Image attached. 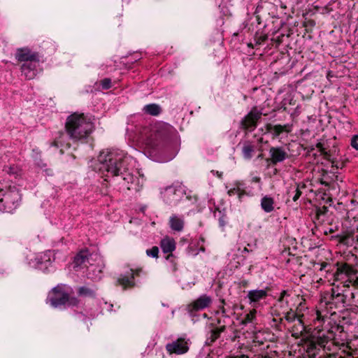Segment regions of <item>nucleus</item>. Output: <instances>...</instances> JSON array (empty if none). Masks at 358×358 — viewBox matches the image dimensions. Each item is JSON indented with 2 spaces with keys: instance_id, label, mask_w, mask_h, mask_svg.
Segmentation results:
<instances>
[{
  "instance_id": "obj_1",
  "label": "nucleus",
  "mask_w": 358,
  "mask_h": 358,
  "mask_svg": "<svg viewBox=\"0 0 358 358\" xmlns=\"http://www.w3.org/2000/svg\"><path fill=\"white\" fill-rule=\"evenodd\" d=\"M131 159L122 150L107 149L101 151L98 156L99 170L107 177L121 176L127 184V189L138 192L142 185L140 184L139 178L129 171Z\"/></svg>"
},
{
  "instance_id": "obj_2",
  "label": "nucleus",
  "mask_w": 358,
  "mask_h": 358,
  "mask_svg": "<svg viewBox=\"0 0 358 358\" xmlns=\"http://www.w3.org/2000/svg\"><path fill=\"white\" fill-rule=\"evenodd\" d=\"M65 129L69 138L77 141L85 140L94 131V125L91 117L74 113L67 117Z\"/></svg>"
},
{
  "instance_id": "obj_3",
  "label": "nucleus",
  "mask_w": 358,
  "mask_h": 358,
  "mask_svg": "<svg viewBox=\"0 0 358 358\" xmlns=\"http://www.w3.org/2000/svg\"><path fill=\"white\" fill-rule=\"evenodd\" d=\"M22 195L15 185L0 183V212L12 213L20 205Z\"/></svg>"
},
{
  "instance_id": "obj_4",
  "label": "nucleus",
  "mask_w": 358,
  "mask_h": 358,
  "mask_svg": "<svg viewBox=\"0 0 358 358\" xmlns=\"http://www.w3.org/2000/svg\"><path fill=\"white\" fill-rule=\"evenodd\" d=\"M161 194L167 205L176 206L185 195V187L181 182H176L165 187Z\"/></svg>"
},
{
  "instance_id": "obj_5",
  "label": "nucleus",
  "mask_w": 358,
  "mask_h": 358,
  "mask_svg": "<svg viewBox=\"0 0 358 358\" xmlns=\"http://www.w3.org/2000/svg\"><path fill=\"white\" fill-rule=\"evenodd\" d=\"M311 263L314 266L316 264L320 265L319 270H324L327 274L332 276V279L334 281L340 280L345 276V271L348 267L347 263H341L340 265L339 262H337L336 264L331 265L330 263L322 261V259H319V262L317 263L315 261L311 262Z\"/></svg>"
},
{
  "instance_id": "obj_6",
  "label": "nucleus",
  "mask_w": 358,
  "mask_h": 358,
  "mask_svg": "<svg viewBox=\"0 0 358 358\" xmlns=\"http://www.w3.org/2000/svg\"><path fill=\"white\" fill-rule=\"evenodd\" d=\"M46 301L54 308L65 306L68 301V293L64 290V285H58L53 287L49 292Z\"/></svg>"
},
{
  "instance_id": "obj_7",
  "label": "nucleus",
  "mask_w": 358,
  "mask_h": 358,
  "mask_svg": "<svg viewBox=\"0 0 358 358\" xmlns=\"http://www.w3.org/2000/svg\"><path fill=\"white\" fill-rule=\"evenodd\" d=\"M127 269L121 273L117 280V284L122 287L123 289H132L136 287V277L140 276L143 272L142 268L134 269L127 265Z\"/></svg>"
},
{
  "instance_id": "obj_8",
  "label": "nucleus",
  "mask_w": 358,
  "mask_h": 358,
  "mask_svg": "<svg viewBox=\"0 0 358 358\" xmlns=\"http://www.w3.org/2000/svg\"><path fill=\"white\" fill-rule=\"evenodd\" d=\"M263 115L266 114L258 110L257 106L252 107L250 111L241 120L240 128L250 132L254 131Z\"/></svg>"
},
{
  "instance_id": "obj_9",
  "label": "nucleus",
  "mask_w": 358,
  "mask_h": 358,
  "mask_svg": "<svg viewBox=\"0 0 358 358\" xmlns=\"http://www.w3.org/2000/svg\"><path fill=\"white\" fill-rule=\"evenodd\" d=\"M212 303L210 296L203 294L187 306L186 310L193 319L199 317V311L209 307Z\"/></svg>"
},
{
  "instance_id": "obj_10",
  "label": "nucleus",
  "mask_w": 358,
  "mask_h": 358,
  "mask_svg": "<svg viewBox=\"0 0 358 358\" xmlns=\"http://www.w3.org/2000/svg\"><path fill=\"white\" fill-rule=\"evenodd\" d=\"M269 158L266 159L267 166L276 165L289 158V154L282 146L271 147L269 148Z\"/></svg>"
},
{
  "instance_id": "obj_11",
  "label": "nucleus",
  "mask_w": 358,
  "mask_h": 358,
  "mask_svg": "<svg viewBox=\"0 0 358 358\" xmlns=\"http://www.w3.org/2000/svg\"><path fill=\"white\" fill-rule=\"evenodd\" d=\"M15 59L20 62H40V54L32 51L29 48H17L15 54Z\"/></svg>"
},
{
  "instance_id": "obj_12",
  "label": "nucleus",
  "mask_w": 358,
  "mask_h": 358,
  "mask_svg": "<svg viewBox=\"0 0 358 358\" xmlns=\"http://www.w3.org/2000/svg\"><path fill=\"white\" fill-rule=\"evenodd\" d=\"M189 349L188 340L184 338H178L166 345V350L169 354L182 355L187 352Z\"/></svg>"
},
{
  "instance_id": "obj_13",
  "label": "nucleus",
  "mask_w": 358,
  "mask_h": 358,
  "mask_svg": "<svg viewBox=\"0 0 358 358\" xmlns=\"http://www.w3.org/2000/svg\"><path fill=\"white\" fill-rule=\"evenodd\" d=\"M238 145H241V153L245 160H250L253 157L257 148L255 142L249 140L241 141Z\"/></svg>"
},
{
  "instance_id": "obj_14",
  "label": "nucleus",
  "mask_w": 358,
  "mask_h": 358,
  "mask_svg": "<svg viewBox=\"0 0 358 358\" xmlns=\"http://www.w3.org/2000/svg\"><path fill=\"white\" fill-rule=\"evenodd\" d=\"M271 8H273V6L267 2H264L257 6L255 11V15L258 24L260 25L264 23L267 15H269L268 10Z\"/></svg>"
},
{
  "instance_id": "obj_15",
  "label": "nucleus",
  "mask_w": 358,
  "mask_h": 358,
  "mask_svg": "<svg viewBox=\"0 0 358 358\" xmlns=\"http://www.w3.org/2000/svg\"><path fill=\"white\" fill-rule=\"evenodd\" d=\"M185 217L182 215L172 214L168 222L169 227L174 232H181L185 227Z\"/></svg>"
},
{
  "instance_id": "obj_16",
  "label": "nucleus",
  "mask_w": 358,
  "mask_h": 358,
  "mask_svg": "<svg viewBox=\"0 0 358 358\" xmlns=\"http://www.w3.org/2000/svg\"><path fill=\"white\" fill-rule=\"evenodd\" d=\"M40 62H29L22 64L21 72L22 74L27 80H31L35 78L37 74V66Z\"/></svg>"
},
{
  "instance_id": "obj_17",
  "label": "nucleus",
  "mask_w": 358,
  "mask_h": 358,
  "mask_svg": "<svg viewBox=\"0 0 358 358\" xmlns=\"http://www.w3.org/2000/svg\"><path fill=\"white\" fill-rule=\"evenodd\" d=\"M267 131L273 135L275 137H278L283 132L290 133L292 130V124H285L284 125L275 124L272 125L268 124L266 125Z\"/></svg>"
},
{
  "instance_id": "obj_18",
  "label": "nucleus",
  "mask_w": 358,
  "mask_h": 358,
  "mask_svg": "<svg viewBox=\"0 0 358 358\" xmlns=\"http://www.w3.org/2000/svg\"><path fill=\"white\" fill-rule=\"evenodd\" d=\"M270 290V287H266L265 289H254L249 291L248 297L250 303H257L260 300L266 299L268 296L267 292Z\"/></svg>"
},
{
  "instance_id": "obj_19",
  "label": "nucleus",
  "mask_w": 358,
  "mask_h": 358,
  "mask_svg": "<svg viewBox=\"0 0 358 358\" xmlns=\"http://www.w3.org/2000/svg\"><path fill=\"white\" fill-rule=\"evenodd\" d=\"M91 254L88 251L87 248L80 250L73 258V263L74 264V267L80 266L88 259V257Z\"/></svg>"
},
{
  "instance_id": "obj_20",
  "label": "nucleus",
  "mask_w": 358,
  "mask_h": 358,
  "mask_svg": "<svg viewBox=\"0 0 358 358\" xmlns=\"http://www.w3.org/2000/svg\"><path fill=\"white\" fill-rule=\"evenodd\" d=\"M323 330L318 331L317 336H313V338L316 341V344L318 345L319 347L325 350L327 348V344L329 343L331 341L328 338V337L325 335L324 333H322ZM327 350H330L331 348L327 347Z\"/></svg>"
},
{
  "instance_id": "obj_21",
  "label": "nucleus",
  "mask_w": 358,
  "mask_h": 358,
  "mask_svg": "<svg viewBox=\"0 0 358 358\" xmlns=\"http://www.w3.org/2000/svg\"><path fill=\"white\" fill-rule=\"evenodd\" d=\"M261 207L266 213H271L274 210V199L268 196H264L261 199Z\"/></svg>"
},
{
  "instance_id": "obj_22",
  "label": "nucleus",
  "mask_w": 358,
  "mask_h": 358,
  "mask_svg": "<svg viewBox=\"0 0 358 358\" xmlns=\"http://www.w3.org/2000/svg\"><path fill=\"white\" fill-rule=\"evenodd\" d=\"M209 327L211 329L209 331V336L207 337L206 343L207 345H211L220 337L221 334L216 329L215 323L209 324Z\"/></svg>"
},
{
  "instance_id": "obj_23",
  "label": "nucleus",
  "mask_w": 358,
  "mask_h": 358,
  "mask_svg": "<svg viewBox=\"0 0 358 358\" xmlns=\"http://www.w3.org/2000/svg\"><path fill=\"white\" fill-rule=\"evenodd\" d=\"M143 111L145 114L153 115V116H157L162 113V109L161 106L157 103H150V104L145 105L143 107Z\"/></svg>"
},
{
  "instance_id": "obj_24",
  "label": "nucleus",
  "mask_w": 358,
  "mask_h": 358,
  "mask_svg": "<svg viewBox=\"0 0 358 358\" xmlns=\"http://www.w3.org/2000/svg\"><path fill=\"white\" fill-rule=\"evenodd\" d=\"M64 136V134L63 132L59 131L58 133V136L55 138L54 141L50 143V147H55L57 148H61L60 149V153L63 154V148H69V144L66 143L65 145L64 144L63 138Z\"/></svg>"
},
{
  "instance_id": "obj_25",
  "label": "nucleus",
  "mask_w": 358,
  "mask_h": 358,
  "mask_svg": "<svg viewBox=\"0 0 358 358\" xmlns=\"http://www.w3.org/2000/svg\"><path fill=\"white\" fill-rule=\"evenodd\" d=\"M306 185L305 184H297L296 187L294 188H290L288 191V196L292 198V201L296 202L299 200L300 196L302 194V192L301 191V188H305Z\"/></svg>"
},
{
  "instance_id": "obj_26",
  "label": "nucleus",
  "mask_w": 358,
  "mask_h": 358,
  "mask_svg": "<svg viewBox=\"0 0 358 358\" xmlns=\"http://www.w3.org/2000/svg\"><path fill=\"white\" fill-rule=\"evenodd\" d=\"M242 186L243 184L241 182L236 183L235 187L228 190V194L230 196L237 194L238 199L241 200L242 197L246 194L245 191L243 189Z\"/></svg>"
},
{
  "instance_id": "obj_27",
  "label": "nucleus",
  "mask_w": 358,
  "mask_h": 358,
  "mask_svg": "<svg viewBox=\"0 0 358 358\" xmlns=\"http://www.w3.org/2000/svg\"><path fill=\"white\" fill-rule=\"evenodd\" d=\"M347 296L342 293H338L334 296H333V299L329 300L327 302V304H334L336 307H338V305L342 304L345 306L346 303Z\"/></svg>"
},
{
  "instance_id": "obj_28",
  "label": "nucleus",
  "mask_w": 358,
  "mask_h": 358,
  "mask_svg": "<svg viewBox=\"0 0 358 358\" xmlns=\"http://www.w3.org/2000/svg\"><path fill=\"white\" fill-rule=\"evenodd\" d=\"M78 295L79 296H83V297H90V298H95L96 297V292L94 289L83 286L80 287L77 290Z\"/></svg>"
},
{
  "instance_id": "obj_29",
  "label": "nucleus",
  "mask_w": 358,
  "mask_h": 358,
  "mask_svg": "<svg viewBox=\"0 0 358 358\" xmlns=\"http://www.w3.org/2000/svg\"><path fill=\"white\" fill-rule=\"evenodd\" d=\"M3 171L10 176L16 178L20 174V169L15 164L5 165L3 166Z\"/></svg>"
},
{
  "instance_id": "obj_30",
  "label": "nucleus",
  "mask_w": 358,
  "mask_h": 358,
  "mask_svg": "<svg viewBox=\"0 0 358 358\" xmlns=\"http://www.w3.org/2000/svg\"><path fill=\"white\" fill-rule=\"evenodd\" d=\"M167 135L162 131H157L154 136L153 140L155 142H153L154 145H159L161 143L166 142L167 141Z\"/></svg>"
},
{
  "instance_id": "obj_31",
  "label": "nucleus",
  "mask_w": 358,
  "mask_h": 358,
  "mask_svg": "<svg viewBox=\"0 0 358 358\" xmlns=\"http://www.w3.org/2000/svg\"><path fill=\"white\" fill-rule=\"evenodd\" d=\"M317 347H318V345L316 344V341L314 340V338H312L311 340H310L307 342L306 352L309 355L315 356L320 350V349Z\"/></svg>"
},
{
  "instance_id": "obj_32",
  "label": "nucleus",
  "mask_w": 358,
  "mask_h": 358,
  "mask_svg": "<svg viewBox=\"0 0 358 358\" xmlns=\"http://www.w3.org/2000/svg\"><path fill=\"white\" fill-rule=\"evenodd\" d=\"M256 313L257 310L255 309L250 310L245 315L244 318L241 321V324L245 325L248 323L252 322L255 318Z\"/></svg>"
},
{
  "instance_id": "obj_33",
  "label": "nucleus",
  "mask_w": 358,
  "mask_h": 358,
  "mask_svg": "<svg viewBox=\"0 0 358 358\" xmlns=\"http://www.w3.org/2000/svg\"><path fill=\"white\" fill-rule=\"evenodd\" d=\"M96 85H99V87L101 90H106L111 88L112 81L110 78H105L101 80L99 83H96Z\"/></svg>"
},
{
  "instance_id": "obj_34",
  "label": "nucleus",
  "mask_w": 358,
  "mask_h": 358,
  "mask_svg": "<svg viewBox=\"0 0 358 358\" xmlns=\"http://www.w3.org/2000/svg\"><path fill=\"white\" fill-rule=\"evenodd\" d=\"M175 239L171 236H166L160 241V246H176Z\"/></svg>"
},
{
  "instance_id": "obj_35",
  "label": "nucleus",
  "mask_w": 358,
  "mask_h": 358,
  "mask_svg": "<svg viewBox=\"0 0 358 358\" xmlns=\"http://www.w3.org/2000/svg\"><path fill=\"white\" fill-rule=\"evenodd\" d=\"M163 250L164 254L166 255L165 258L167 260H169L171 262L174 263L175 257L172 254L173 251L176 249V248H162Z\"/></svg>"
},
{
  "instance_id": "obj_36",
  "label": "nucleus",
  "mask_w": 358,
  "mask_h": 358,
  "mask_svg": "<svg viewBox=\"0 0 358 358\" xmlns=\"http://www.w3.org/2000/svg\"><path fill=\"white\" fill-rule=\"evenodd\" d=\"M55 253L53 250H48L45 252L43 257H41V260L43 262H51L52 258L53 260L55 259Z\"/></svg>"
},
{
  "instance_id": "obj_37",
  "label": "nucleus",
  "mask_w": 358,
  "mask_h": 358,
  "mask_svg": "<svg viewBox=\"0 0 358 358\" xmlns=\"http://www.w3.org/2000/svg\"><path fill=\"white\" fill-rule=\"evenodd\" d=\"M298 316V313H296L295 311H294L292 309H290L288 312L285 313V319L288 322H293Z\"/></svg>"
},
{
  "instance_id": "obj_38",
  "label": "nucleus",
  "mask_w": 358,
  "mask_h": 358,
  "mask_svg": "<svg viewBox=\"0 0 358 358\" xmlns=\"http://www.w3.org/2000/svg\"><path fill=\"white\" fill-rule=\"evenodd\" d=\"M206 248H187V253L189 255L196 256L200 251L205 252Z\"/></svg>"
},
{
  "instance_id": "obj_39",
  "label": "nucleus",
  "mask_w": 358,
  "mask_h": 358,
  "mask_svg": "<svg viewBox=\"0 0 358 358\" xmlns=\"http://www.w3.org/2000/svg\"><path fill=\"white\" fill-rule=\"evenodd\" d=\"M316 146L319 149L320 154L323 155L326 159L330 160L331 155L323 147V145L321 143H318Z\"/></svg>"
},
{
  "instance_id": "obj_40",
  "label": "nucleus",
  "mask_w": 358,
  "mask_h": 358,
  "mask_svg": "<svg viewBox=\"0 0 358 358\" xmlns=\"http://www.w3.org/2000/svg\"><path fill=\"white\" fill-rule=\"evenodd\" d=\"M357 273V270L348 264V267L346 268V271H345V276L349 278V279H350L353 276H355Z\"/></svg>"
},
{
  "instance_id": "obj_41",
  "label": "nucleus",
  "mask_w": 358,
  "mask_h": 358,
  "mask_svg": "<svg viewBox=\"0 0 358 358\" xmlns=\"http://www.w3.org/2000/svg\"><path fill=\"white\" fill-rule=\"evenodd\" d=\"M80 303V301L79 299H78L75 296H71L69 294H68V301L66 303V305L68 306H73V307H75V306H78V304Z\"/></svg>"
},
{
  "instance_id": "obj_42",
  "label": "nucleus",
  "mask_w": 358,
  "mask_h": 358,
  "mask_svg": "<svg viewBox=\"0 0 358 358\" xmlns=\"http://www.w3.org/2000/svg\"><path fill=\"white\" fill-rule=\"evenodd\" d=\"M268 38V36L266 34L258 35L257 34L255 36V41L256 45H261L262 43L266 41Z\"/></svg>"
},
{
  "instance_id": "obj_43",
  "label": "nucleus",
  "mask_w": 358,
  "mask_h": 358,
  "mask_svg": "<svg viewBox=\"0 0 358 358\" xmlns=\"http://www.w3.org/2000/svg\"><path fill=\"white\" fill-rule=\"evenodd\" d=\"M325 335L331 341L335 339L336 330L334 328V326H331V328L327 330V334H325Z\"/></svg>"
},
{
  "instance_id": "obj_44",
  "label": "nucleus",
  "mask_w": 358,
  "mask_h": 358,
  "mask_svg": "<svg viewBox=\"0 0 358 358\" xmlns=\"http://www.w3.org/2000/svg\"><path fill=\"white\" fill-rule=\"evenodd\" d=\"M339 318H340V320H339L340 323L343 322V324H345L348 325L352 324L350 314H348L347 315H344V316H340Z\"/></svg>"
},
{
  "instance_id": "obj_45",
  "label": "nucleus",
  "mask_w": 358,
  "mask_h": 358,
  "mask_svg": "<svg viewBox=\"0 0 358 358\" xmlns=\"http://www.w3.org/2000/svg\"><path fill=\"white\" fill-rule=\"evenodd\" d=\"M159 248H152L146 250V254L152 257H158Z\"/></svg>"
},
{
  "instance_id": "obj_46",
  "label": "nucleus",
  "mask_w": 358,
  "mask_h": 358,
  "mask_svg": "<svg viewBox=\"0 0 358 358\" xmlns=\"http://www.w3.org/2000/svg\"><path fill=\"white\" fill-rule=\"evenodd\" d=\"M206 243V238L203 235L198 236L196 243L192 242V246H203Z\"/></svg>"
},
{
  "instance_id": "obj_47",
  "label": "nucleus",
  "mask_w": 358,
  "mask_h": 358,
  "mask_svg": "<svg viewBox=\"0 0 358 358\" xmlns=\"http://www.w3.org/2000/svg\"><path fill=\"white\" fill-rule=\"evenodd\" d=\"M192 237L189 235H187L180 238V243L182 245L188 244L189 246H192V242H190Z\"/></svg>"
},
{
  "instance_id": "obj_48",
  "label": "nucleus",
  "mask_w": 358,
  "mask_h": 358,
  "mask_svg": "<svg viewBox=\"0 0 358 358\" xmlns=\"http://www.w3.org/2000/svg\"><path fill=\"white\" fill-rule=\"evenodd\" d=\"M220 217L218 218L220 227H224L226 224V216L222 214L221 211H219Z\"/></svg>"
},
{
  "instance_id": "obj_49",
  "label": "nucleus",
  "mask_w": 358,
  "mask_h": 358,
  "mask_svg": "<svg viewBox=\"0 0 358 358\" xmlns=\"http://www.w3.org/2000/svg\"><path fill=\"white\" fill-rule=\"evenodd\" d=\"M351 146L358 150V135H355L351 139Z\"/></svg>"
},
{
  "instance_id": "obj_50",
  "label": "nucleus",
  "mask_w": 358,
  "mask_h": 358,
  "mask_svg": "<svg viewBox=\"0 0 358 358\" xmlns=\"http://www.w3.org/2000/svg\"><path fill=\"white\" fill-rule=\"evenodd\" d=\"M334 328L335 329L336 332L338 331L341 334L345 333L344 327H343V325H342L341 324H336L335 323L334 325Z\"/></svg>"
},
{
  "instance_id": "obj_51",
  "label": "nucleus",
  "mask_w": 358,
  "mask_h": 358,
  "mask_svg": "<svg viewBox=\"0 0 358 358\" xmlns=\"http://www.w3.org/2000/svg\"><path fill=\"white\" fill-rule=\"evenodd\" d=\"M303 317H304V315H303V314H301V315H300V314H298V316L296 317V319H297V320H298L299 323L300 324H301V325H302V327H303V330H305L306 327H305L304 323H303V320H302V318H303Z\"/></svg>"
},
{
  "instance_id": "obj_52",
  "label": "nucleus",
  "mask_w": 358,
  "mask_h": 358,
  "mask_svg": "<svg viewBox=\"0 0 358 358\" xmlns=\"http://www.w3.org/2000/svg\"><path fill=\"white\" fill-rule=\"evenodd\" d=\"M286 296H289V294L287 292V291L286 290H283L281 293H280V296L278 299V302H282L283 300H284V297Z\"/></svg>"
},
{
  "instance_id": "obj_53",
  "label": "nucleus",
  "mask_w": 358,
  "mask_h": 358,
  "mask_svg": "<svg viewBox=\"0 0 358 358\" xmlns=\"http://www.w3.org/2000/svg\"><path fill=\"white\" fill-rule=\"evenodd\" d=\"M327 211V207L323 206L322 208H320L317 210V214L319 215H323Z\"/></svg>"
},
{
  "instance_id": "obj_54",
  "label": "nucleus",
  "mask_w": 358,
  "mask_h": 358,
  "mask_svg": "<svg viewBox=\"0 0 358 358\" xmlns=\"http://www.w3.org/2000/svg\"><path fill=\"white\" fill-rule=\"evenodd\" d=\"M210 173L213 175V176H216L217 177H218L219 178L222 179V176H223V173L222 172H220L218 171H215V170H212L210 171Z\"/></svg>"
},
{
  "instance_id": "obj_55",
  "label": "nucleus",
  "mask_w": 358,
  "mask_h": 358,
  "mask_svg": "<svg viewBox=\"0 0 358 358\" xmlns=\"http://www.w3.org/2000/svg\"><path fill=\"white\" fill-rule=\"evenodd\" d=\"M239 330L235 329L234 331V336L231 338V341H236V339H238L239 336Z\"/></svg>"
},
{
  "instance_id": "obj_56",
  "label": "nucleus",
  "mask_w": 358,
  "mask_h": 358,
  "mask_svg": "<svg viewBox=\"0 0 358 358\" xmlns=\"http://www.w3.org/2000/svg\"><path fill=\"white\" fill-rule=\"evenodd\" d=\"M352 211H353L352 208H351L350 209H348V211L346 213V217H345V218L347 220H350L351 217H352ZM353 218H355V217H353Z\"/></svg>"
},
{
  "instance_id": "obj_57",
  "label": "nucleus",
  "mask_w": 358,
  "mask_h": 358,
  "mask_svg": "<svg viewBox=\"0 0 358 358\" xmlns=\"http://www.w3.org/2000/svg\"><path fill=\"white\" fill-rule=\"evenodd\" d=\"M338 293H339L338 290V288L337 289L332 288L331 290V295L329 296V300L333 299V296H334Z\"/></svg>"
},
{
  "instance_id": "obj_58",
  "label": "nucleus",
  "mask_w": 358,
  "mask_h": 358,
  "mask_svg": "<svg viewBox=\"0 0 358 358\" xmlns=\"http://www.w3.org/2000/svg\"><path fill=\"white\" fill-rule=\"evenodd\" d=\"M349 280L350 282H352L353 286L358 288V278H356V279L350 278Z\"/></svg>"
},
{
  "instance_id": "obj_59",
  "label": "nucleus",
  "mask_w": 358,
  "mask_h": 358,
  "mask_svg": "<svg viewBox=\"0 0 358 358\" xmlns=\"http://www.w3.org/2000/svg\"><path fill=\"white\" fill-rule=\"evenodd\" d=\"M43 171L47 176H52L53 171L51 169H48L47 166L43 169Z\"/></svg>"
},
{
  "instance_id": "obj_60",
  "label": "nucleus",
  "mask_w": 358,
  "mask_h": 358,
  "mask_svg": "<svg viewBox=\"0 0 358 358\" xmlns=\"http://www.w3.org/2000/svg\"><path fill=\"white\" fill-rule=\"evenodd\" d=\"M220 311L222 313V316L225 317H229V316L227 315L226 309L224 308V306H221L220 307Z\"/></svg>"
},
{
  "instance_id": "obj_61",
  "label": "nucleus",
  "mask_w": 358,
  "mask_h": 358,
  "mask_svg": "<svg viewBox=\"0 0 358 358\" xmlns=\"http://www.w3.org/2000/svg\"><path fill=\"white\" fill-rule=\"evenodd\" d=\"M216 329L218 330L219 333L221 334L222 333H223L226 331L227 327L225 325H222L220 327H216Z\"/></svg>"
},
{
  "instance_id": "obj_62",
  "label": "nucleus",
  "mask_w": 358,
  "mask_h": 358,
  "mask_svg": "<svg viewBox=\"0 0 358 358\" xmlns=\"http://www.w3.org/2000/svg\"><path fill=\"white\" fill-rule=\"evenodd\" d=\"M322 358H337V354H327Z\"/></svg>"
},
{
  "instance_id": "obj_63",
  "label": "nucleus",
  "mask_w": 358,
  "mask_h": 358,
  "mask_svg": "<svg viewBox=\"0 0 358 358\" xmlns=\"http://www.w3.org/2000/svg\"><path fill=\"white\" fill-rule=\"evenodd\" d=\"M37 165L42 169H44L47 166L46 164L43 162L42 161L37 162Z\"/></svg>"
},
{
  "instance_id": "obj_64",
  "label": "nucleus",
  "mask_w": 358,
  "mask_h": 358,
  "mask_svg": "<svg viewBox=\"0 0 358 358\" xmlns=\"http://www.w3.org/2000/svg\"><path fill=\"white\" fill-rule=\"evenodd\" d=\"M229 358H249V357L246 355H241L236 356H231Z\"/></svg>"
}]
</instances>
